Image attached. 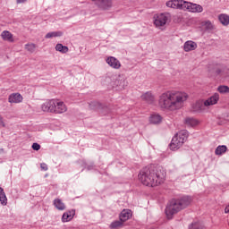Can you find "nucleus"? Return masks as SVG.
<instances>
[{
    "label": "nucleus",
    "mask_w": 229,
    "mask_h": 229,
    "mask_svg": "<svg viewBox=\"0 0 229 229\" xmlns=\"http://www.w3.org/2000/svg\"><path fill=\"white\" fill-rule=\"evenodd\" d=\"M165 170L162 166L149 165L144 167L139 174V180L146 187H157L164 182Z\"/></svg>",
    "instance_id": "obj_1"
},
{
    "label": "nucleus",
    "mask_w": 229,
    "mask_h": 229,
    "mask_svg": "<svg viewBox=\"0 0 229 229\" xmlns=\"http://www.w3.org/2000/svg\"><path fill=\"white\" fill-rule=\"evenodd\" d=\"M189 95L180 91H167L159 97V106L163 110H178L187 101Z\"/></svg>",
    "instance_id": "obj_2"
},
{
    "label": "nucleus",
    "mask_w": 229,
    "mask_h": 229,
    "mask_svg": "<svg viewBox=\"0 0 229 229\" xmlns=\"http://www.w3.org/2000/svg\"><path fill=\"white\" fill-rule=\"evenodd\" d=\"M192 202L191 196H182L179 199H172L167 204L165 212L167 219H173L174 214H178L183 208H187Z\"/></svg>",
    "instance_id": "obj_3"
},
{
    "label": "nucleus",
    "mask_w": 229,
    "mask_h": 229,
    "mask_svg": "<svg viewBox=\"0 0 229 229\" xmlns=\"http://www.w3.org/2000/svg\"><path fill=\"white\" fill-rule=\"evenodd\" d=\"M168 8H174L177 10H188L192 13H201L203 12V6L200 4H193L183 0H170L166 2Z\"/></svg>",
    "instance_id": "obj_4"
},
{
    "label": "nucleus",
    "mask_w": 229,
    "mask_h": 229,
    "mask_svg": "<svg viewBox=\"0 0 229 229\" xmlns=\"http://www.w3.org/2000/svg\"><path fill=\"white\" fill-rule=\"evenodd\" d=\"M187 139H189V131L187 130L180 131L173 137L172 141L169 144L170 149L172 151L180 149L181 146H183V144L187 142Z\"/></svg>",
    "instance_id": "obj_5"
},
{
    "label": "nucleus",
    "mask_w": 229,
    "mask_h": 229,
    "mask_svg": "<svg viewBox=\"0 0 229 229\" xmlns=\"http://www.w3.org/2000/svg\"><path fill=\"white\" fill-rule=\"evenodd\" d=\"M154 24L157 28H162L165 26L166 22L171 21V15L168 13H160L157 16H154Z\"/></svg>",
    "instance_id": "obj_6"
},
{
    "label": "nucleus",
    "mask_w": 229,
    "mask_h": 229,
    "mask_svg": "<svg viewBox=\"0 0 229 229\" xmlns=\"http://www.w3.org/2000/svg\"><path fill=\"white\" fill-rule=\"evenodd\" d=\"M89 110H101L102 114L104 115H106L108 112H110V109L106 106H103V104L98 102V101H92L89 103Z\"/></svg>",
    "instance_id": "obj_7"
},
{
    "label": "nucleus",
    "mask_w": 229,
    "mask_h": 229,
    "mask_svg": "<svg viewBox=\"0 0 229 229\" xmlns=\"http://www.w3.org/2000/svg\"><path fill=\"white\" fill-rule=\"evenodd\" d=\"M55 100L51 99L47 100L41 106V109L43 112H49L51 114H55Z\"/></svg>",
    "instance_id": "obj_8"
},
{
    "label": "nucleus",
    "mask_w": 229,
    "mask_h": 229,
    "mask_svg": "<svg viewBox=\"0 0 229 229\" xmlns=\"http://www.w3.org/2000/svg\"><path fill=\"white\" fill-rule=\"evenodd\" d=\"M96 4L99 10H110L113 6L112 0H98Z\"/></svg>",
    "instance_id": "obj_9"
},
{
    "label": "nucleus",
    "mask_w": 229,
    "mask_h": 229,
    "mask_svg": "<svg viewBox=\"0 0 229 229\" xmlns=\"http://www.w3.org/2000/svg\"><path fill=\"white\" fill-rule=\"evenodd\" d=\"M106 62L112 69H121V62L114 56L107 57Z\"/></svg>",
    "instance_id": "obj_10"
},
{
    "label": "nucleus",
    "mask_w": 229,
    "mask_h": 229,
    "mask_svg": "<svg viewBox=\"0 0 229 229\" xmlns=\"http://www.w3.org/2000/svg\"><path fill=\"white\" fill-rule=\"evenodd\" d=\"M66 110H67V106H65L64 102L55 100L54 114H65Z\"/></svg>",
    "instance_id": "obj_11"
},
{
    "label": "nucleus",
    "mask_w": 229,
    "mask_h": 229,
    "mask_svg": "<svg viewBox=\"0 0 229 229\" xmlns=\"http://www.w3.org/2000/svg\"><path fill=\"white\" fill-rule=\"evenodd\" d=\"M74 216H76V209H71L63 214L62 222L69 223V221H72Z\"/></svg>",
    "instance_id": "obj_12"
},
{
    "label": "nucleus",
    "mask_w": 229,
    "mask_h": 229,
    "mask_svg": "<svg viewBox=\"0 0 229 229\" xmlns=\"http://www.w3.org/2000/svg\"><path fill=\"white\" fill-rule=\"evenodd\" d=\"M217 101H219V93H215L213 96L208 98L205 102V106H212L213 105H217Z\"/></svg>",
    "instance_id": "obj_13"
},
{
    "label": "nucleus",
    "mask_w": 229,
    "mask_h": 229,
    "mask_svg": "<svg viewBox=\"0 0 229 229\" xmlns=\"http://www.w3.org/2000/svg\"><path fill=\"white\" fill-rule=\"evenodd\" d=\"M198 48V44L192 40L186 41L183 45V49L185 53H189L190 51H194Z\"/></svg>",
    "instance_id": "obj_14"
},
{
    "label": "nucleus",
    "mask_w": 229,
    "mask_h": 229,
    "mask_svg": "<svg viewBox=\"0 0 229 229\" xmlns=\"http://www.w3.org/2000/svg\"><path fill=\"white\" fill-rule=\"evenodd\" d=\"M130 217H131V210L130 209H123L119 216V219L122 223H126Z\"/></svg>",
    "instance_id": "obj_15"
},
{
    "label": "nucleus",
    "mask_w": 229,
    "mask_h": 229,
    "mask_svg": "<svg viewBox=\"0 0 229 229\" xmlns=\"http://www.w3.org/2000/svg\"><path fill=\"white\" fill-rule=\"evenodd\" d=\"M9 103H22V95L21 93H13L8 98Z\"/></svg>",
    "instance_id": "obj_16"
},
{
    "label": "nucleus",
    "mask_w": 229,
    "mask_h": 229,
    "mask_svg": "<svg viewBox=\"0 0 229 229\" xmlns=\"http://www.w3.org/2000/svg\"><path fill=\"white\" fill-rule=\"evenodd\" d=\"M140 98H141L142 101H146V103H148V105H151V103H153V101H155V97L153 96L151 91H147L146 93L141 95Z\"/></svg>",
    "instance_id": "obj_17"
},
{
    "label": "nucleus",
    "mask_w": 229,
    "mask_h": 229,
    "mask_svg": "<svg viewBox=\"0 0 229 229\" xmlns=\"http://www.w3.org/2000/svg\"><path fill=\"white\" fill-rule=\"evenodd\" d=\"M191 109L192 112H203V110H205V103L203 104V102L201 101H197L195 104L192 105Z\"/></svg>",
    "instance_id": "obj_18"
},
{
    "label": "nucleus",
    "mask_w": 229,
    "mask_h": 229,
    "mask_svg": "<svg viewBox=\"0 0 229 229\" xmlns=\"http://www.w3.org/2000/svg\"><path fill=\"white\" fill-rule=\"evenodd\" d=\"M1 37L3 40H6L7 42H13V35H12L8 30H4L1 33Z\"/></svg>",
    "instance_id": "obj_19"
},
{
    "label": "nucleus",
    "mask_w": 229,
    "mask_h": 229,
    "mask_svg": "<svg viewBox=\"0 0 229 229\" xmlns=\"http://www.w3.org/2000/svg\"><path fill=\"white\" fill-rule=\"evenodd\" d=\"M149 122L151 124H160L162 123V116L160 114H151Z\"/></svg>",
    "instance_id": "obj_20"
},
{
    "label": "nucleus",
    "mask_w": 229,
    "mask_h": 229,
    "mask_svg": "<svg viewBox=\"0 0 229 229\" xmlns=\"http://www.w3.org/2000/svg\"><path fill=\"white\" fill-rule=\"evenodd\" d=\"M0 203L4 206L8 205V199L6 198V193H4V190L2 187H0Z\"/></svg>",
    "instance_id": "obj_21"
},
{
    "label": "nucleus",
    "mask_w": 229,
    "mask_h": 229,
    "mask_svg": "<svg viewBox=\"0 0 229 229\" xmlns=\"http://www.w3.org/2000/svg\"><path fill=\"white\" fill-rule=\"evenodd\" d=\"M53 203L57 210H65V204L62 201V199H55Z\"/></svg>",
    "instance_id": "obj_22"
},
{
    "label": "nucleus",
    "mask_w": 229,
    "mask_h": 229,
    "mask_svg": "<svg viewBox=\"0 0 229 229\" xmlns=\"http://www.w3.org/2000/svg\"><path fill=\"white\" fill-rule=\"evenodd\" d=\"M228 151V147H226L225 145H219L216 150H215V154L221 157V155H225V152Z\"/></svg>",
    "instance_id": "obj_23"
},
{
    "label": "nucleus",
    "mask_w": 229,
    "mask_h": 229,
    "mask_svg": "<svg viewBox=\"0 0 229 229\" xmlns=\"http://www.w3.org/2000/svg\"><path fill=\"white\" fill-rule=\"evenodd\" d=\"M218 20L223 26H228V24H229V15L228 14H219Z\"/></svg>",
    "instance_id": "obj_24"
},
{
    "label": "nucleus",
    "mask_w": 229,
    "mask_h": 229,
    "mask_svg": "<svg viewBox=\"0 0 229 229\" xmlns=\"http://www.w3.org/2000/svg\"><path fill=\"white\" fill-rule=\"evenodd\" d=\"M55 51H59V53L65 55V53H69V47L67 46H63L62 43H59L55 46Z\"/></svg>",
    "instance_id": "obj_25"
},
{
    "label": "nucleus",
    "mask_w": 229,
    "mask_h": 229,
    "mask_svg": "<svg viewBox=\"0 0 229 229\" xmlns=\"http://www.w3.org/2000/svg\"><path fill=\"white\" fill-rule=\"evenodd\" d=\"M123 226H124V222L121 220L114 221L110 225L111 229H119V228H123Z\"/></svg>",
    "instance_id": "obj_26"
},
{
    "label": "nucleus",
    "mask_w": 229,
    "mask_h": 229,
    "mask_svg": "<svg viewBox=\"0 0 229 229\" xmlns=\"http://www.w3.org/2000/svg\"><path fill=\"white\" fill-rule=\"evenodd\" d=\"M184 123L188 126H197L199 122L193 117H188V118H185Z\"/></svg>",
    "instance_id": "obj_27"
},
{
    "label": "nucleus",
    "mask_w": 229,
    "mask_h": 229,
    "mask_svg": "<svg viewBox=\"0 0 229 229\" xmlns=\"http://www.w3.org/2000/svg\"><path fill=\"white\" fill-rule=\"evenodd\" d=\"M189 229H205V225L201 222H193L189 225Z\"/></svg>",
    "instance_id": "obj_28"
},
{
    "label": "nucleus",
    "mask_w": 229,
    "mask_h": 229,
    "mask_svg": "<svg viewBox=\"0 0 229 229\" xmlns=\"http://www.w3.org/2000/svg\"><path fill=\"white\" fill-rule=\"evenodd\" d=\"M62 35H64L62 31L48 32L45 36V38H53V37H62Z\"/></svg>",
    "instance_id": "obj_29"
},
{
    "label": "nucleus",
    "mask_w": 229,
    "mask_h": 229,
    "mask_svg": "<svg viewBox=\"0 0 229 229\" xmlns=\"http://www.w3.org/2000/svg\"><path fill=\"white\" fill-rule=\"evenodd\" d=\"M25 49L29 51V53H35V49H37V45L31 43V44H26Z\"/></svg>",
    "instance_id": "obj_30"
},
{
    "label": "nucleus",
    "mask_w": 229,
    "mask_h": 229,
    "mask_svg": "<svg viewBox=\"0 0 229 229\" xmlns=\"http://www.w3.org/2000/svg\"><path fill=\"white\" fill-rule=\"evenodd\" d=\"M217 91L220 94H229V87L228 86H225V85L219 86L217 88Z\"/></svg>",
    "instance_id": "obj_31"
},
{
    "label": "nucleus",
    "mask_w": 229,
    "mask_h": 229,
    "mask_svg": "<svg viewBox=\"0 0 229 229\" xmlns=\"http://www.w3.org/2000/svg\"><path fill=\"white\" fill-rule=\"evenodd\" d=\"M215 72L217 76H219V74L222 76H229V70H227V72L225 73V71H223L221 68H216Z\"/></svg>",
    "instance_id": "obj_32"
},
{
    "label": "nucleus",
    "mask_w": 229,
    "mask_h": 229,
    "mask_svg": "<svg viewBox=\"0 0 229 229\" xmlns=\"http://www.w3.org/2000/svg\"><path fill=\"white\" fill-rule=\"evenodd\" d=\"M205 26H206L207 30H214V25L212 24L211 21H207L205 22Z\"/></svg>",
    "instance_id": "obj_33"
},
{
    "label": "nucleus",
    "mask_w": 229,
    "mask_h": 229,
    "mask_svg": "<svg viewBox=\"0 0 229 229\" xmlns=\"http://www.w3.org/2000/svg\"><path fill=\"white\" fill-rule=\"evenodd\" d=\"M32 149H33L34 151H38V150L40 149V144H38V143H33V144H32Z\"/></svg>",
    "instance_id": "obj_34"
},
{
    "label": "nucleus",
    "mask_w": 229,
    "mask_h": 229,
    "mask_svg": "<svg viewBox=\"0 0 229 229\" xmlns=\"http://www.w3.org/2000/svg\"><path fill=\"white\" fill-rule=\"evenodd\" d=\"M40 167H41L42 171H47V169H48L47 164H46V163H41Z\"/></svg>",
    "instance_id": "obj_35"
},
{
    "label": "nucleus",
    "mask_w": 229,
    "mask_h": 229,
    "mask_svg": "<svg viewBox=\"0 0 229 229\" xmlns=\"http://www.w3.org/2000/svg\"><path fill=\"white\" fill-rule=\"evenodd\" d=\"M6 126L4 124V121L3 120V116L0 115V128H4Z\"/></svg>",
    "instance_id": "obj_36"
},
{
    "label": "nucleus",
    "mask_w": 229,
    "mask_h": 229,
    "mask_svg": "<svg viewBox=\"0 0 229 229\" xmlns=\"http://www.w3.org/2000/svg\"><path fill=\"white\" fill-rule=\"evenodd\" d=\"M26 1H28V0H16L18 4H21L22 3H26Z\"/></svg>",
    "instance_id": "obj_37"
},
{
    "label": "nucleus",
    "mask_w": 229,
    "mask_h": 229,
    "mask_svg": "<svg viewBox=\"0 0 229 229\" xmlns=\"http://www.w3.org/2000/svg\"><path fill=\"white\" fill-rule=\"evenodd\" d=\"M88 171H90V169H94V164L87 166Z\"/></svg>",
    "instance_id": "obj_38"
},
{
    "label": "nucleus",
    "mask_w": 229,
    "mask_h": 229,
    "mask_svg": "<svg viewBox=\"0 0 229 229\" xmlns=\"http://www.w3.org/2000/svg\"><path fill=\"white\" fill-rule=\"evenodd\" d=\"M92 1H96V0H92Z\"/></svg>",
    "instance_id": "obj_39"
}]
</instances>
